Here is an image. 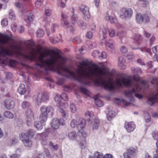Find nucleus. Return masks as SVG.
<instances>
[{
  "instance_id": "nucleus-1",
  "label": "nucleus",
  "mask_w": 158,
  "mask_h": 158,
  "mask_svg": "<svg viewBox=\"0 0 158 158\" xmlns=\"http://www.w3.org/2000/svg\"><path fill=\"white\" fill-rule=\"evenodd\" d=\"M48 55L46 52H43V68L46 70H53L59 74L70 76L82 84L89 85L92 81L96 85L103 86L106 89L113 88V79L106 68L85 60L78 63L75 73L65 67L64 63L67 61L66 58L59 54H53L49 58L44 60V59Z\"/></svg>"
},
{
  "instance_id": "nucleus-2",
  "label": "nucleus",
  "mask_w": 158,
  "mask_h": 158,
  "mask_svg": "<svg viewBox=\"0 0 158 158\" xmlns=\"http://www.w3.org/2000/svg\"><path fill=\"white\" fill-rule=\"evenodd\" d=\"M11 50H8L4 48L0 49V56L5 57L6 56H11L13 52H16L21 55L25 59L31 60H34L35 58V51L36 49L32 47L28 46L24 48L19 44H10Z\"/></svg>"
},
{
  "instance_id": "nucleus-3",
  "label": "nucleus",
  "mask_w": 158,
  "mask_h": 158,
  "mask_svg": "<svg viewBox=\"0 0 158 158\" xmlns=\"http://www.w3.org/2000/svg\"><path fill=\"white\" fill-rule=\"evenodd\" d=\"M116 83L118 86L124 85L127 86H130V88L125 92V95L128 97H131L134 94L140 91L141 88L138 83H134L132 80L131 76L127 77H119L116 80Z\"/></svg>"
},
{
  "instance_id": "nucleus-4",
  "label": "nucleus",
  "mask_w": 158,
  "mask_h": 158,
  "mask_svg": "<svg viewBox=\"0 0 158 158\" xmlns=\"http://www.w3.org/2000/svg\"><path fill=\"white\" fill-rule=\"evenodd\" d=\"M34 132L32 130H29L27 132H23L19 135V138L23 144L26 147H30L32 145V142L29 136L33 137Z\"/></svg>"
},
{
  "instance_id": "nucleus-5",
  "label": "nucleus",
  "mask_w": 158,
  "mask_h": 158,
  "mask_svg": "<svg viewBox=\"0 0 158 158\" xmlns=\"http://www.w3.org/2000/svg\"><path fill=\"white\" fill-rule=\"evenodd\" d=\"M85 121L82 118L73 119L70 123V126L72 128H74L77 126L79 131L81 133L83 132V129L85 125Z\"/></svg>"
},
{
  "instance_id": "nucleus-6",
  "label": "nucleus",
  "mask_w": 158,
  "mask_h": 158,
  "mask_svg": "<svg viewBox=\"0 0 158 158\" xmlns=\"http://www.w3.org/2000/svg\"><path fill=\"white\" fill-rule=\"evenodd\" d=\"M132 14V10L130 8H123L120 11V17L123 19H130L131 18Z\"/></svg>"
},
{
  "instance_id": "nucleus-7",
  "label": "nucleus",
  "mask_w": 158,
  "mask_h": 158,
  "mask_svg": "<svg viewBox=\"0 0 158 158\" xmlns=\"http://www.w3.org/2000/svg\"><path fill=\"white\" fill-rule=\"evenodd\" d=\"M151 83L155 84L158 87V79L153 78L151 81ZM158 99V92L154 96L149 97L148 100V103L150 105H152L157 102Z\"/></svg>"
},
{
  "instance_id": "nucleus-8",
  "label": "nucleus",
  "mask_w": 158,
  "mask_h": 158,
  "mask_svg": "<svg viewBox=\"0 0 158 158\" xmlns=\"http://www.w3.org/2000/svg\"><path fill=\"white\" fill-rule=\"evenodd\" d=\"M34 98L36 101L38 106H39L41 102H44L49 99L48 93L47 92H44L42 94H39L38 96H34Z\"/></svg>"
},
{
  "instance_id": "nucleus-9",
  "label": "nucleus",
  "mask_w": 158,
  "mask_h": 158,
  "mask_svg": "<svg viewBox=\"0 0 158 158\" xmlns=\"http://www.w3.org/2000/svg\"><path fill=\"white\" fill-rule=\"evenodd\" d=\"M79 9L83 14L84 19L85 20H89L90 16L88 7L85 5H81L79 6Z\"/></svg>"
},
{
  "instance_id": "nucleus-10",
  "label": "nucleus",
  "mask_w": 158,
  "mask_h": 158,
  "mask_svg": "<svg viewBox=\"0 0 158 158\" xmlns=\"http://www.w3.org/2000/svg\"><path fill=\"white\" fill-rule=\"evenodd\" d=\"M41 113L40 116V119L43 123H44L46 121L48 114L52 115L50 109H41Z\"/></svg>"
},
{
  "instance_id": "nucleus-11",
  "label": "nucleus",
  "mask_w": 158,
  "mask_h": 158,
  "mask_svg": "<svg viewBox=\"0 0 158 158\" xmlns=\"http://www.w3.org/2000/svg\"><path fill=\"white\" fill-rule=\"evenodd\" d=\"M4 106L7 109H13L15 106L14 102L9 98L6 99L4 102Z\"/></svg>"
},
{
  "instance_id": "nucleus-12",
  "label": "nucleus",
  "mask_w": 158,
  "mask_h": 158,
  "mask_svg": "<svg viewBox=\"0 0 158 158\" xmlns=\"http://www.w3.org/2000/svg\"><path fill=\"white\" fill-rule=\"evenodd\" d=\"M11 40V38L7 35L2 34L0 36V43L2 44H9V41Z\"/></svg>"
},
{
  "instance_id": "nucleus-13",
  "label": "nucleus",
  "mask_w": 158,
  "mask_h": 158,
  "mask_svg": "<svg viewBox=\"0 0 158 158\" xmlns=\"http://www.w3.org/2000/svg\"><path fill=\"white\" fill-rule=\"evenodd\" d=\"M125 127L128 132L132 131L135 127V125L133 122L125 123Z\"/></svg>"
},
{
  "instance_id": "nucleus-14",
  "label": "nucleus",
  "mask_w": 158,
  "mask_h": 158,
  "mask_svg": "<svg viewBox=\"0 0 158 158\" xmlns=\"http://www.w3.org/2000/svg\"><path fill=\"white\" fill-rule=\"evenodd\" d=\"M49 132L50 129H47L46 130L45 132L40 134H39V135H40V136H42V139L43 140L42 143L44 145H46L47 144V142H45V141L47 139H45V137L48 136Z\"/></svg>"
},
{
  "instance_id": "nucleus-15",
  "label": "nucleus",
  "mask_w": 158,
  "mask_h": 158,
  "mask_svg": "<svg viewBox=\"0 0 158 158\" xmlns=\"http://www.w3.org/2000/svg\"><path fill=\"white\" fill-rule=\"evenodd\" d=\"M125 60L124 58L122 57H120L118 59V65L120 69L122 70H124L126 68L125 64Z\"/></svg>"
},
{
  "instance_id": "nucleus-16",
  "label": "nucleus",
  "mask_w": 158,
  "mask_h": 158,
  "mask_svg": "<svg viewBox=\"0 0 158 158\" xmlns=\"http://www.w3.org/2000/svg\"><path fill=\"white\" fill-rule=\"evenodd\" d=\"M51 127L54 129H57L60 126L59 120L57 118L52 119L51 123Z\"/></svg>"
},
{
  "instance_id": "nucleus-17",
  "label": "nucleus",
  "mask_w": 158,
  "mask_h": 158,
  "mask_svg": "<svg viewBox=\"0 0 158 158\" xmlns=\"http://www.w3.org/2000/svg\"><path fill=\"white\" fill-rule=\"evenodd\" d=\"M108 30L107 28L103 25H102L100 27V34L102 35L103 38H105L107 34V32Z\"/></svg>"
},
{
  "instance_id": "nucleus-18",
  "label": "nucleus",
  "mask_w": 158,
  "mask_h": 158,
  "mask_svg": "<svg viewBox=\"0 0 158 158\" xmlns=\"http://www.w3.org/2000/svg\"><path fill=\"white\" fill-rule=\"evenodd\" d=\"M107 113V118L108 120H110L115 115V111L112 109H109Z\"/></svg>"
},
{
  "instance_id": "nucleus-19",
  "label": "nucleus",
  "mask_w": 158,
  "mask_h": 158,
  "mask_svg": "<svg viewBox=\"0 0 158 158\" xmlns=\"http://www.w3.org/2000/svg\"><path fill=\"white\" fill-rule=\"evenodd\" d=\"M18 92L21 94H24L26 92V89L25 85L20 84L18 89Z\"/></svg>"
},
{
  "instance_id": "nucleus-20",
  "label": "nucleus",
  "mask_w": 158,
  "mask_h": 158,
  "mask_svg": "<svg viewBox=\"0 0 158 158\" xmlns=\"http://www.w3.org/2000/svg\"><path fill=\"white\" fill-rule=\"evenodd\" d=\"M77 135L75 131H72L68 134V137L69 139L72 140H75L76 137Z\"/></svg>"
},
{
  "instance_id": "nucleus-21",
  "label": "nucleus",
  "mask_w": 158,
  "mask_h": 158,
  "mask_svg": "<svg viewBox=\"0 0 158 158\" xmlns=\"http://www.w3.org/2000/svg\"><path fill=\"white\" fill-rule=\"evenodd\" d=\"M106 18L107 20L110 21V23H115L116 22L117 20L115 17L111 16L110 15H109L108 12L106 13Z\"/></svg>"
},
{
  "instance_id": "nucleus-22",
  "label": "nucleus",
  "mask_w": 158,
  "mask_h": 158,
  "mask_svg": "<svg viewBox=\"0 0 158 158\" xmlns=\"http://www.w3.org/2000/svg\"><path fill=\"white\" fill-rule=\"evenodd\" d=\"M136 20L137 23H141L143 22V15L140 13L137 14L135 16Z\"/></svg>"
},
{
  "instance_id": "nucleus-23",
  "label": "nucleus",
  "mask_w": 158,
  "mask_h": 158,
  "mask_svg": "<svg viewBox=\"0 0 158 158\" xmlns=\"http://www.w3.org/2000/svg\"><path fill=\"white\" fill-rule=\"evenodd\" d=\"M4 116L9 119H11L14 117V114L11 112L6 110L3 113Z\"/></svg>"
},
{
  "instance_id": "nucleus-24",
  "label": "nucleus",
  "mask_w": 158,
  "mask_h": 158,
  "mask_svg": "<svg viewBox=\"0 0 158 158\" xmlns=\"http://www.w3.org/2000/svg\"><path fill=\"white\" fill-rule=\"evenodd\" d=\"M50 40L51 43L56 44L61 41V37L60 35H59L55 39H53V37H51Z\"/></svg>"
},
{
  "instance_id": "nucleus-25",
  "label": "nucleus",
  "mask_w": 158,
  "mask_h": 158,
  "mask_svg": "<svg viewBox=\"0 0 158 158\" xmlns=\"http://www.w3.org/2000/svg\"><path fill=\"white\" fill-rule=\"evenodd\" d=\"M33 119V116L32 113H31L30 115L28 116L27 115V117L26 118V120L27 121V124L28 126H30L31 124Z\"/></svg>"
},
{
  "instance_id": "nucleus-26",
  "label": "nucleus",
  "mask_w": 158,
  "mask_h": 158,
  "mask_svg": "<svg viewBox=\"0 0 158 158\" xmlns=\"http://www.w3.org/2000/svg\"><path fill=\"white\" fill-rule=\"evenodd\" d=\"M85 114L87 117H88V118L90 121H92L94 119V115L92 112L87 111L86 112Z\"/></svg>"
},
{
  "instance_id": "nucleus-27",
  "label": "nucleus",
  "mask_w": 158,
  "mask_h": 158,
  "mask_svg": "<svg viewBox=\"0 0 158 158\" xmlns=\"http://www.w3.org/2000/svg\"><path fill=\"white\" fill-rule=\"evenodd\" d=\"M85 114L87 117H88V118L90 121H92L94 119V115L92 112L87 111L86 112Z\"/></svg>"
},
{
  "instance_id": "nucleus-28",
  "label": "nucleus",
  "mask_w": 158,
  "mask_h": 158,
  "mask_svg": "<svg viewBox=\"0 0 158 158\" xmlns=\"http://www.w3.org/2000/svg\"><path fill=\"white\" fill-rule=\"evenodd\" d=\"M151 17L150 14H145L143 15V22L148 23L149 22Z\"/></svg>"
},
{
  "instance_id": "nucleus-29",
  "label": "nucleus",
  "mask_w": 158,
  "mask_h": 158,
  "mask_svg": "<svg viewBox=\"0 0 158 158\" xmlns=\"http://www.w3.org/2000/svg\"><path fill=\"white\" fill-rule=\"evenodd\" d=\"M42 123H43L41 120L40 121H36L35 122V126L38 129L41 130L43 128Z\"/></svg>"
},
{
  "instance_id": "nucleus-30",
  "label": "nucleus",
  "mask_w": 158,
  "mask_h": 158,
  "mask_svg": "<svg viewBox=\"0 0 158 158\" xmlns=\"http://www.w3.org/2000/svg\"><path fill=\"white\" fill-rule=\"evenodd\" d=\"M94 102L96 105L98 107H101L103 105L102 102L98 98H95Z\"/></svg>"
},
{
  "instance_id": "nucleus-31",
  "label": "nucleus",
  "mask_w": 158,
  "mask_h": 158,
  "mask_svg": "<svg viewBox=\"0 0 158 158\" xmlns=\"http://www.w3.org/2000/svg\"><path fill=\"white\" fill-rule=\"evenodd\" d=\"M9 16L10 19L13 20L16 19V15L13 10H10L9 12Z\"/></svg>"
},
{
  "instance_id": "nucleus-32",
  "label": "nucleus",
  "mask_w": 158,
  "mask_h": 158,
  "mask_svg": "<svg viewBox=\"0 0 158 158\" xmlns=\"http://www.w3.org/2000/svg\"><path fill=\"white\" fill-rule=\"evenodd\" d=\"M22 106L23 109H27L30 108L31 107V105L29 102L27 101H24L22 103Z\"/></svg>"
},
{
  "instance_id": "nucleus-33",
  "label": "nucleus",
  "mask_w": 158,
  "mask_h": 158,
  "mask_svg": "<svg viewBox=\"0 0 158 158\" xmlns=\"http://www.w3.org/2000/svg\"><path fill=\"white\" fill-rule=\"evenodd\" d=\"M114 43L113 42L109 41L106 42V45L107 48L111 49H113L114 47Z\"/></svg>"
},
{
  "instance_id": "nucleus-34",
  "label": "nucleus",
  "mask_w": 158,
  "mask_h": 158,
  "mask_svg": "<svg viewBox=\"0 0 158 158\" xmlns=\"http://www.w3.org/2000/svg\"><path fill=\"white\" fill-rule=\"evenodd\" d=\"M44 34V32L42 30L40 29L37 30L36 33V35L38 37H43Z\"/></svg>"
},
{
  "instance_id": "nucleus-35",
  "label": "nucleus",
  "mask_w": 158,
  "mask_h": 158,
  "mask_svg": "<svg viewBox=\"0 0 158 158\" xmlns=\"http://www.w3.org/2000/svg\"><path fill=\"white\" fill-rule=\"evenodd\" d=\"M55 101L58 103H61V101L62 100L61 95L56 94L55 98Z\"/></svg>"
},
{
  "instance_id": "nucleus-36",
  "label": "nucleus",
  "mask_w": 158,
  "mask_h": 158,
  "mask_svg": "<svg viewBox=\"0 0 158 158\" xmlns=\"http://www.w3.org/2000/svg\"><path fill=\"white\" fill-rule=\"evenodd\" d=\"M99 126V122L98 120L96 119L95 120L94 122L93 125V128L94 129H97Z\"/></svg>"
},
{
  "instance_id": "nucleus-37",
  "label": "nucleus",
  "mask_w": 158,
  "mask_h": 158,
  "mask_svg": "<svg viewBox=\"0 0 158 158\" xmlns=\"http://www.w3.org/2000/svg\"><path fill=\"white\" fill-rule=\"evenodd\" d=\"M131 69L133 73H141V69L139 68L135 69L133 67H132L131 68Z\"/></svg>"
},
{
  "instance_id": "nucleus-38",
  "label": "nucleus",
  "mask_w": 158,
  "mask_h": 158,
  "mask_svg": "<svg viewBox=\"0 0 158 158\" xmlns=\"http://www.w3.org/2000/svg\"><path fill=\"white\" fill-rule=\"evenodd\" d=\"M110 36V37H113L115 36L116 35V32L112 28L108 30Z\"/></svg>"
},
{
  "instance_id": "nucleus-39",
  "label": "nucleus",
  "mask_w": 158,
  "mask_h": 158,
  "mask_svg": "<svg viewBox=\"0 0 158 158\" xmlns=\"http://www.w3.org/2000/svg\"><path fill=\"white\" fill-rule=\"evenodd\" d=\"M73 42L76 44H78L81 42V40L78 37H76L73 40Z\"/></svg>"
},
{
  "instance_id": "nucleus-40",
  "label": "nucleus",
  "mask_w": 158,
  "mask_h": 158,
  "mask_svg": "<svg viewBox=\"0 0 158 158\" xmlns=\"http://www.w3.org/2000/svg\"><path fill=\"white\" fill-rule=\"evenodd\" d=\"M135 149L133 148H131L128 149L127 153H128L129 154L133 156V154L135 153Z\"/></svg>"
},
{
  "instance_id": "nucleus-41",
  "label": "nucleus",
  "mask_w": 158,
  "mask_h": 158,
  "mask_svg": "<svg viewBox=\"0 0 158 158\" xmlns=\"http://www.w3.org/2000/svg\"><path fill=\"white\" fill-rule=\"evenodd\" d=\"M78 25L82 29H84L85 28L86 25L83 21L81 20H79L77 23Z\"/></svg>"
},
{
  "instance_id": "nucleus-42",
  "label": "nucleus",
  "mask_w": 158,
  "mask_h": 158,
  "mask_svg": "<svg viewBox=\"0 0 158 158\" xmlns=\"http://www.w3.org/2000/svg\"><path fill=\"white\" fill-rule=\"evenodd\" d=\"M6 62H9V64L12 66H15L16 64V61L11 59L7 60Z\"/></svg>"
},
{
  "instance_id": "nucleus-43",
  "label": "nucleus",
  "mask_w": 158,
  "mask_h": 158,
  "mask_svg": "<svg viewBox=\"0 0 158 158\" xmlns=\"http://www.w3.org/2000/svg\"><path fill=\"white\" fill-rule=\"evenodd\" d=\"M133 39L136 41L142 40L143 38L139 34H135L133 37Z\"/></svg>"
},
{
  "instance_id": "nucleus-44",
  "label": "nucleus",
  "mask_w": 158,
  "mask_h": 158,
  "mask_svg": "<svg viewBox=\"0 0 158 158\" xmlns=\"http://www.w3.org/2000/svg\"><path fill=\"white\" fill-rule=\"evenodd\" d=\"M78 20L77 16L75 14H73L71 16V21L72 23L74 24Z\"/></svg>"
},
{
  "instance_id": "nucleus-45",
  "label": "nucleus",
  "mask_w": 158,
  "mask_h": 158,
  "mask_svg": "<svg viewBox=\"0 0 158 158\" xmlns=\"http://www.w3.org/2000/svg\"><path fill=\"white\" fill-rule=\"evenodd\" d=\"M1 25L3 27L6 26L8 24V21L6 19H2L1 22Z\"/></svg>"
},
{
  "instance_id": "nucleus-46",
  "label": "nucleus",
  "mask_w": 158,
  "mask_h": 158,
  "mask_svg": "<svg viewBox=\"0 0 158 158\" xmlns=\"http://www.w3.org/2000/svg\"><path fill=\"white\" fill-rule=\"evenodd\" d=\"M100 52L98 50H95L92 53V55L94 57H97L98 58H100L101 56L100 55Z\"/></svg>"
},
{
  "instance_id": "nucleus-47",
  "label": "nucleus",
  "mask_w": 158,
  "mask_h": 158,
  "mask_svg": "<svg viewBox=\"0 0 158 158\" xmlns=\"http://www.w3.org/2000/svg\"><path fill=\"white\" fill-rule=\"evenodd\" d=\"M94 156L97 158H104V156L102 154L98 152H96L94 153Z\"/></svg>"
},
{
  "instance_id": "nucleus-48",
  "label": "nucleus",
  "mask_w": 158,
  "mask_h": 158,
  "mask_svg": "<svg viewBox=\"0 0 158 158\" xmlns=\"http://www.w3.org/2000/svg\"><path fill=\"white\" fill-rule=\"evenodd\" d=\"M79 145L81 148L84 149L85 148L86 146V143L85 140H83L80 142Z\"/></svg>"
},
{
  "instance_id": "nucleus-49",
  "label": "nucleus",
  "mask_w": 158,
  "mask_h": 158,
  "mask_svg": "<svg viewBox=\"0 0 158 158\" xmlns=\"http://www.w3.org/2000/svg\"><path fill=\"white\" fill-rule=\"evenodd\" d=\"M43 3V1L41 0H36V1L35 4L36 7L39 8L40 7Z\"/></svg>"
},
{
  "instance_id": "nucleus-50",
  "label": "nucleus",
  "mask_w": 158,
  "mask_h": 158,
  "mask_svg": "<svg viewBox=\"0 0 158 158\" xmlns=\"http://www.w3.org/2000/svg\"><path fill=\"white\" fill-rule=\"evenodd\" d=\"M68 104L66 103H60L58 106V107L59 108H60V109H61V108H67L68 107Z\"/></svg>"
},
{
  "instance_id": "nucleus-51",
  "label": "nucleus",
  "mask_w": 158,
  "mask_h": 158,
  "mask_svg": "<svg viewBox=\"0 0 158 158\" xmlns=\"http://www.w3.org/2000/svg\"><path fill=\"white\" fill-rule=\"evenodd\" d=\"M49 145L50 147L54 149L55 150H57L59 146L57 144L54 145V143L52 142H50L49 143Z\"/></svg>"
},
{
  "instance_id": "nucleus-52",
  "label": "nucleus",
  "mask_w": 158,
  "mask_h": 158,
  "mask_svg": "<svg viewBox=\"0 0 158 158\" xmlns=\"http://www.w3.org/2000/svg\"><path fill=\"white\" fill-rule=\"evenodd\" d=\"M120 50L123 53H125L127 51V48L125 46H122L120 48Z\"/></svg>"
},
{
  "instance_id": "nucleus-53",
  "label": "nucleus",
  "mask_w": 158,
  "mask_h": 158,
  "mask_svg": "<svg viewBox=\"0 0 158 158\" xmlns=\"http://www.w3.org/2000/svg\"><path fill=\"white\" fill-rule=\"evenodd\" d=\"M152 136L154 139L158 140V131H154L152 133Z\"/></svg>"
},
{
  "instance_id": "nucleus-54",
  "label": "nucleus",
  "mask_w": 158,
  "mask_h": 158,
  "mask_svg": "<svg viewBox=\"0 0 158 158\" xmlns=\"http://www.w3.org/2000/svg\"><path fill=\"white\" fill-rule=\"evenodd\" d=\"M35 18V16L32 14H29L27 16L28 20L29 21H32Z\"/></svg>"
},
{
  "instance_id": "nucleus-55",
  "label": "nucleus",
  "mask_w": 158,
  "mask_h": 158,
  "mask_svg": "<svg viewBox=\"0 0 158 158\" xmlns=\"http://www.w3.org/2000/svg\"><path fill=\"white\" fill-rule=\"evenodd\" d=\"M145 119L146 122L148 123L151 121L150 116L148 113L146 114L145 115Z\"/></svg>"
},
{
  "instance_id": "nucleus-56",
  "label": "nucleus",
  "mask_w": 158,
  "mask_h": 158,
  "mask_svg": "<svg viewBox=\"0 0 158 158\" xmlns=\"http://www.w3.org/2000/svg\"><path fill=\"white\" fill-rule=\"evenodd\" d=\"M86 37L88 39H92L93 36L92 32L90 31H89L86 34Z\"/></svg>"
},
{
  "instance_id": "nucleus-57",
  "label": "nucleus",
  "mask_w": 158,
  "mask_h": 158,
  "mask_svg": "<svg viewBox=\"0 0 158 158\" xmlns=\"http://www.w3.org/2000/svg\"><path fill=\"white\" fill-rule=\"evenodd\" d=\"M57 2L58 5L61 7L63 8L65 6V3L61 0H58Z\"/></svg>"
},
{
  "instance_id": "nucleus-58",
  "label": "nucleus",
  "mask_w": 158,
  "mask_h": 158,
  "mask_svg": "<svg viewBox=\"0 0 158 158\" xmlns=\"http://www.w3.org/2000/svg\"><path fill=\"white\" fill-rule=\"evenodd\" d=\"M155 40V38L154 36H151V38L149 39L150 44L149 45L150 46H152L153 42Z\"/></svg>"
},
{
  "instance_id": "nucleus-59",
  "label": "nucleus",
  "mask_w": 158,
  "mask_h": 158,
  "mask_svg": "<svg viewBox=\"0 0 158 158\" xmlns=\"http://www.w3.org/2000/svg\"><path fill=\"white\" fill-rule=\"evenodd\" d=\"M81 90L82 92L85 94L87 95L89 94V91L85 88L81 87Z\"/></svg>"
},
{
  "instance_id": "nucleus-60",
  "label": "nucleus",
  "mask_w": 158,
  "mask_h": 158,
  "mask_svg": "<svg viewBox=\"0 0 158 158\" xmlns=\"http://www.w3.org/2000/svg\"><path fill=\"white\" fill-rule=\"evenodd\" d=\"M97 46V44L96 43L92 42L90 44L89 47L90 49H92L96 47Z\"/></svg>"
},
{
  "instance_id": "nucleus-61",
  "label": "nucleus",
  "mask_w": 158,
  "mask_h": 158,
  "mask_svg": "<svg viewBox=\"0 0 158 158\" xmlns=\"http://www.w3.org/2000/svg\"><path fill=\"white\" fill-rule=\"evenodd\" d=\"M133 79L135 81L138 82L140 80L139 77L138 75L136 74L134 75Z\"/></svg>"
},
{
  "instance_id": "nucleus-62",
  "label": "nucleus",
  "mask_w": 158,
  "mask_h": 158,
  "mask_svg": "<svg viewBox=\"0 0 158 158\" xmlns=\"http://www.w3.org/2000/svg\"><path fill=\"white\" fill-rule=\"evenodd\" d=\"M51 11L49 9H46L45 10V14L47 16H50L51 14Z\"/></svg>"
},
{
  "instance_id": "nucleus-63",
  "label": "nucleus",
  "mask_w": 158,
  "mask_h": 158,
  "mask_svg": "<svg viewBox=\"0 0 158 158\" xmlns=\"http://www.w3.org/2000/svg\"><path fill=\"white\" fill-rule=\"evenodd\" d=\"M60 112L61 114L62 117H65L66 115L67 114V113L64 109H60Z\"/></svg>"
},
{
  "instance_id": "nucleus-64",
  "label": "nucleus",
  "mask_w": 158,
  "mask_h": 158,
  "mask_svg": "<svg viewBox=\"0 0 158 158\" xmlns=\"http://www.w3.org/2000/svg\"><path fill=\"white\" fill-rule=\"evenodd\" d=\"M61 96L62 99H64V101H67L68 100V97L66 94L63 93L61 95Z\"/></svg>"
}]
</instances>
